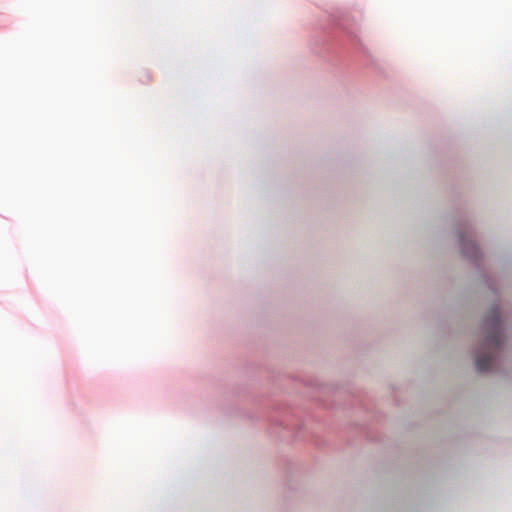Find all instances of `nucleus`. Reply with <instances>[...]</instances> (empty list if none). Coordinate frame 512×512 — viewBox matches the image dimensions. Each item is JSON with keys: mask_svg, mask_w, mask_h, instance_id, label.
<instances>
[{"mask_svg": "<svg viewBox=\"0 0 512 512\" xmlns=\"http://www.w3.org/2000/svg\"><path fill=\"white\" fill-rule=\"evenodd\" d=\"M502 322H488L485 338L477 354L476 367L485 372L492 368L504 342Z\"/></svg>", "mask_w": 512, "mask_h": 512, "instance_id": "nucleus-1", "label": "nucleus"}]
</instances>
